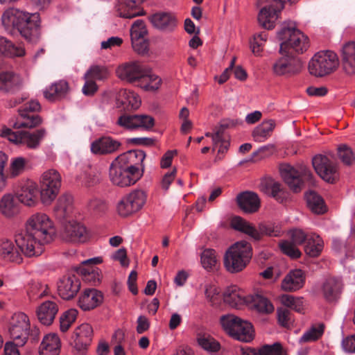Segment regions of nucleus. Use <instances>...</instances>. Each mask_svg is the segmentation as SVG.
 Wrapping results in <instances>:
<instances>
[{"mask_svg": "<svg viewBox=\"0 0 355 355\" xmlns=\"http://www.w3.org/2000/svg\"><path fill=\"white\" fill-rule=\"evenodd\" d=\"M296 245L297 244H295L293 241L290 242L286 240L282 241L279 243L282 252L293 259L299 258L302 254Z\"/></svg>", "mask_w": 355, "mask_h": 355, "instance_id": "nucleus-55", "label": "nucleus"}, {"mask_svg": "<svg viewBox=\"0 0 355 355\" xmlns=\"http://www.w3.org/2000/svg\"><path fill=\"white\" fill-rule=\"evenodd\" d=\"M275 126V123L273 120L263 121L254 129L252 132L254 140L257 142H263L270 136Z\"/></svg>", "mask_w": 355, "mask_h": 355, "instance_id": "nucleus-44", "label": "nucleus"}, {"mask_svg": "<svg viewBox=\"0 0 355 355\" xmlns=\"http://www.w3.org/2000/svg\"><path fill=\"white\" fill-rule=\"evenodd\" d=\"M161 85V78L153 73L150 69L146 67L137 86L145 91H156L160 87Z\"/></svg>", "mask_w": 355, "mask_h": 355, "instance_id": "nucleus-39", "label": "nucleus"}, {"mask_svg": "<svg viewBox=\"0 0 355 355\" xmlns=\"http://www.w3.org/2000/svg\"><path fill=\"white\" fill-rule=\"evenodd\" d=\"M267 38L268 34L265 31L254 36L253 40L251 42V49L254 54L259 55L261 53Z\"/></svg>", "mask_w": 355, "mask_h": 355, "instance_id": "nucleus-58", "label": "nucleus"}, {"mask_svg": "<svg viewBox=\"0 0 355 355\" xmlns=\"http://www.w3.org/2000/svg\"><path fill=\"white\" fill-rule=\"evenodd\" d=\"M21 83L19 76L12 72L0 73V92L9 93L14 90Z\"/></svg>", "mask_w": 355, "mask_h": 355, "instance_id": "nucleus-43", "label": "nucleus"}, {"mask_svg": "<svg viewBox=\"0 0 355 355\" xmlns=\"http://www.w3.org/2000/svg\"><path fill=\"white\" fill-rule=\"evenodd\" d=\"M342 290L341 282L335 277H328L324 280L320 286L323 297L328 302L338 300Z\"/></svg>", "mask_w": 355, "mask_h": 355, "instance_id": "nucleus-28", "label": "nucleus"}, {"mask_svg": "<svg viewBox=\"0 0 355 355\" xmlns=\"http://www.w3.org/2000/svg\"><path fill=\"white\" fill-rule=\"evenodd\" d=\"M325 326L323 323H316L313 324L303 335L300 337L299 342L300 343H311L318 340L324 334Z\"/></svg>", "mask_w": 355, "mask_h": 355, "instance_id": "nucleus-46", "label": "nucleus"}, {"mask_svg": "<svg viewBox=\"0 0 355 355\" xmlns=\"http://www.w3.org/2000/svg\"><path fill=\"white\" fill-rule=\"evenodd\" d=\"M58 312V306L53 300H46L42 303L36 310L39 321L44 325H50Z\"/></svg>", "mask_w": 355, "mask_h": 355, "instance_id": "nucleus-27", "label": "nucleus"}, {"mask_svg": "<svg viewBox=\"0 0 355 355\" xmlns=\"http://www.w3.org/2000/svg\"><path fill=\"white\" fill-rule=\"evenodd\" d=\"M115 10L117 16L126 19H131L143 15L141 8L130 0H125L116 3Z\"/></svg>", "mask_w": 355, "mask_h": 355, "instance_id": "nucleus-36", "label": "nucleus"}, {"mask_svg": "<svg viewBox=\"0 0 355 355\" xmlns=\"http://www.w3.org/2000/svg\"><path fill=\"white\" fill-rule=\"evenodd\" d=\"M220 289L215 285L208 284L205 286V295L211 305H216L220 302Z\"/></svg>", "mask_w": 355, "mask_h": 355, "instance_id": "nucleus-60", "label": "nucleus"}, {"mask_svg": "<svg viewBox=\"0 0 355 355\" xmlns=\"http://www.w3.org/2000/svg\"><path fill=\"white\" fill-rule=\"evenodd\" d=\"M23 253L15 241L8 239H0V259L7 262L20 263L23 261Z\"/></svg>", "mask_w": 355, "mask_h": 355, "instance_id": "nucleus-22", "label": "nucleus"}, {"mask_svg": "<svg viewBox=\"0 0 355 355\" xmlns=\"http://www.w3.org/2000/svg\"><path fill=\"white\" fill-rule=\"evenodd\" d=\"M313 166L318 175L328 183H335L340 178L338 166L327 155H317L312 160Z\"/></svg>", "mask_w": 355, "mask_h": 355, "instance_id": "nucleus-11", "label": "nucleus"}, {"mask_svg": "<svg viewBox=\"0 0 355 355\" xmlns=\"http://www.w3.org/2000/svg\"><path fill=\"white\" fill-rule=\"evenodd\" d=\"M260 189L266 194L275 198L277 201L282 202L284 200V191L281 184L278 182H262L260 184Z\"/></svg>", "mask_w": 355, "mask_h": 355, "instance_id": "nucleus-48", "label": "nucleus"}, {"mask_svg": "<svg viewBox=\"0 0 355 355\" xmlns=\"http://www.w3.org/2000/svg\"><path fill=\"white\" fill-rule=\"evenodd\" d=\"M147 193L142 189H134L125 195L117 203V213L123 217L141 210L146 202Z\"/></svg>", "mask_w": 355, "mask_h": 355, "instance_id": "nucleus-9", "label": "nucleus"}, {"mask_svg": "<svg viewBox=\"0 0 355 355\" xmlns=\"http://www.w3.org/2000/svg\"><path fill=\"white\" fill-rule=\"evenodd\" d=\"M73 197L69 194H64L60 196L54 207L55 216L60 220L65 219L69 216L73 209Z\"/></svg>", "mask_w": 355, "mask_h": 355, "instance_id": "nucleus-37", "label": "nucleus"}, {"mask_svg": "<svg viewBox=\"0 0 355 355\" xmlns=\"http://www.w3.org/2000/svg\"><path fill=\"white\" fill-rule=\"evenodd\" d=\"M77 314L78 311L73 309L63 313L60 318V328L61 331L66 332L68 331L71 324L75 322Z\"/></svg>", "mask_w": 355, "mask_h": 355, "instance_id": "nucleus-53", "label": "nucleus"}, {"mask_svg": "<svg viewBox=\"0 0 355 355\" xmlns=\"http://www.w3.org/2000/svg\"><path fill=\"white\" fill-rule=\"evenodd\" d=\"M305 198L308 207L316 214H322L327 211V207L323 198L315 191L306 193Z\"/></svg>", "mask_w": 355, "mask_h": 355, "instance_id": "nucleus-45", "label": "nucleus"}, {"mask_svg": "<svg viewBox=\"0 0 355 355\" xmlns=\"http://www.w3.org/2000/svg\"><path fill=\"white\" fill-rule=\"evenodd\" d=\"M237 123L234 122L233 120H225L223 121L220 127L222 130H218L214 133L207 132L205 133V136L207 137H211L213 141V150H215V148L217 147L219 141H221V137L223 135V129L228 128L230 127H233L236 125Z\"/></svg>", "mask_w": 355, "mask_h": 355, "instance_id": "nucleus-54", "label": "nucleus"}, {"mask_svg": "<svg viewBox=\"0 0 355 355\" xmlns=\"http://www.w3.org/2000/svg\"><path fill=\"white\" fill-rule=\"evenodd\" d=\"M26 164L27 160L22 157L13 158L11 160L10 165V175L12 177H16L23 173Z\"/></svg>", "mask_w": 355, "mask_h": 355, "instance_id": "nucleus-59", "label": "nucleus"}, {"mask_svg": "<svg viewBox=\"0 0 355 355\" xmlns=\"http://www.w3.org/2000/svg\"><path fill=\"white\" fill-rule=\"evenodd\" d=\"M239 207L246 213H254L260 207V199L254 192L245 191L236 197Z\"/></svg>", "mask_w": 355, "mask_h": 355, "instance_id": "nucleus-30", "label": "nucleus"}, {"mask_svg": "<svg viewBox=\"0 0 355 355\" xmlns=\"http://www.w3.org/2000/svg\"><path fill=\"white\" fill-rule=\"evenodd\" d=\"M231 227L236 230L248 234L255 241H259L262 237L260 225L258 229H257L251 223L239 216H235L232 219Z\"/></svg>", "mask_w": 355, "mask_h": 355, "instance_id": "nucleus-33", "label": "nucleus"}, {"mask_svg": "<svg viewBox=\"0 0 355 355\" xmlns=\"http://www.w3.org/2000/svg\"><path fill=\"white\" fill-rule=\"evenodd\" d=\"M103 300L101 292L94 288H88L79 297L78 306L83 311H89L99 306Z\"/></svg>", "mask_w": 355, "mask_h": 355, "instance_id": "nucleus-25", "label": "nucleus"}, {"mask_svg": "<svg viewBox=\"0 0 355 355\" xmlns=\"http://www.w3.org/2000/svg\"><path fill=\"white\" fill-rule=\"evenodd\" d=\"M154 119L146 114H137V129L149 130L154 126Z\"/></svg>", "mask_w": 355, "mask_h": 355, "instance_id": "nucleus-64", "label": "nucleus"}, {"mask_svg": "<svg viewBox=\"0 0 355 355\" xmlns=\"http://www.w3.org/2000/svg\"><path fill=\"white\" fill-rule=\"evenodd\" d=\"M68 90V83L65 80H60L46 87L43 91V94L47 100L55 101L64 97Z\"/></svg>", "mask_w": 355, "mask_h": 355, "instance_id": "nucleus-35", "label": "nucleus"}, {"mask_svg": "<svg viewBox=\"0 0 355 355\" xmlns=\"http://www.w3.org/2000/svg\"><path fill=\"white\" fill-rule=\"evenodd\" d=\"M121 144L111 137H102L91 144V151L95 155H108L117 151Z\"/></svg>", "mask_w": 355, "mask_h": 355, "instance_id": "nucleus-23", "label": "nucleus"}, {"mask_svg": "<svg viewBox=\"0 0 355 355\" xmlns=\"http://www.w3.org/2000/svg\"><path fill=\"white\" fill-rule=\"evenodd\" d=\"M259 4L261 7L258 15L259 24L266 29L273 28L283 4L279 0H259Z\"/></svg>", "mask_w": 355, "mask_h": 355, "instance_id": "nucleus-10", "label": "nucleus"}, {"mask_svg": "<svg viewBox=\"0 0 355 355\" xmlns=\"http://www.w3.org/2000/svg\"><path fill=\"white\" fill-rule=\"evenodd\" d=\"M200 261L205 270H209L215 268L217 264L216 251L213 249H205L201 254Z\"/></svg>", "mask_w": 355, "mask_h": 355, "instance_id": "nucleus-51", "label": "nucleus"}, {"mask_svg": "<svg viewBox=\"0 0 355 355\" xmlns=\"http://www.w3.org/2000/svg\"><path fill=\"white\" fill-rule=\"evenodd\" d=\"M280 173L290 189L296 193L300 191L302 188L304 184L302 178L310 175V171L306 166H293L289 164L281 165Z\"/></svg>", "mask_w": 355, "mask_h": 355, "instance_id": "nucleus-14", "label": "nucleus"}, {"mask_svg": "<svg viewBox=\"0 0 355 355\" xmlns=\"http://www.w3.org/2000/svg\"><path fill=\"white\" fill-rule=\"evenodd\" d=\"M252 257V248L248 242L241 241L228 248L224 255L223 263L230 273L242 271L249 263Z\"/></svg>", "mask_w": 355, "mask_h": 355, "instance_id": "nucleus-4", "label": "nucleus"}, {"mask_svg": "<svg viewBox=\"0 0 355 355\" xmlns=\"http://www.w3.org/2000/svg\"><path fill=\"white\" fill-rule=\"evenodd\" d=\"M223 300L225 303L233 308L239 309L243 304H248V295L236 286L228 287L224 294Z\"/></svg>", "mask_w": 355, "mask_h": 355, "instance_id": "nucleus-31", "label": "nucleus"}, {"mask_svg": "<svg viewBox=\"0 0 355 355\" xmlns=\"http://www.w3.org/2000/svg\"><path fill=\"white\" fill-rule=\"evenodd\" d=\"M41 106L37 101L32 100L26 103L23 108L19 109V118L13 124L15 128H33L42 123V119L37 114L31 112L40 110Z\"/></svg>", "mask_w": 355, "mask_h": 355, "instance_id": "nucleus-15", "label": "nucleus"}, {"mask_svg": "<svg viewBox=\"0 0 355 355\" xmlns=\"http://www.w3.org/2000/svg\"><path fill=\"white\" fill-rule=\"evenodd\" d=\"M37 185L35 182L28 180L23 183L17 193L19 202L28 207L35 206L37 202Z\"/></svg>", "mask_w": 355, "mask_h": 355, "instance_id": "nucleus-24", "label": "nucleus"}, {"mask_svg": "<svg viewBox=\"0 0 355 355\" xmlns=\"http://www.w3.org/2000/svg\"><path fill=\"white\" fill-rule=\"evenodd\" d=\"M80 288V282L75 274L64 275L58 282V291L64 300L73 298Z\"/></svg>", "mask_w": 355, "mask_h": 355, "instance_id": "nucleus-21", "label": "nucleus"}, {"mask_svg": "<svg viewBox=\"0 0 355 355\" xmlns=\"http://www.w3.org/2000/svg\"><path fill=\"white\" fill-rule=\"evenodd\" d=\"M277 36L282 41L279 49L281 54H302L309 47V37L297 29L294 23H284Z\"/></svg>", "mask_w": 355, "mask_h": 355, "instance_id": "nucleus-3", "label": "nucleus"}, {"mask_svg": "<svg viewBox=\"0 0 355 355\" xmlns=\"http://www.w3.org/2000/svg\"><path fill=\"white\" fill-rule=\"evenodd\" d=\"M62 178L55 169L44 171L40 178V193L44 205L51 204L57 197L61 187Z\"/></svg>", "mask_w": 355, "mask_h": 355, "instance_id": "nucleus-7", "label": "nucleus"}, {"mask_svg": "<svg viewBox=\"0 0 355 355\" xmlns=\"http://www.w3.org/2000/svg\"><path fill=\"white\" fill-rule=\"evenodd\" d=\"M282 303L297 312L301 313L304 311L303 299L302 297H295L289 295H283L281 297Z\"/></svg>", "mask_w": 355, "mask_h": 355, "instance_id": "nucleus-52", "label": "nucleus"}, {"mask_svg": "<svg viewBox=\"0 0 355 355\" xmlns=\"http://www.w3.org/2000/svg\"><path fill=\"white\" fill-rule=\"evenodd\" d=\"M109 72L107 69L104 66L92 65L87 71L84 76V78H90L93 80H103L107 78Z\"/></svg>", "mask_w": 355, "mask_h": 355, "instance_id": "nucleus-50", "label": "nucleus"}, {"mask_svg": "<svg viewBox=\"0 0 355 355\" xmlns=\"http://www.w3.org/2000/svg\"><path fill=\"white\" fill-rule=\"evenodd\" d=\"M247 305L261 313H270L275 309L272 302L261 293L248 295V303Z\"/></svg>", "mask_w": 355, "mask_h": 355, "instance_id": "nucleus-34", "label": "nucleus"}, {"mask_svg": "<svg viewBox=\"0 0 355 355\" xmlns=\"http://www.w3.org/2000/svg\"><path fill=\"white\" fill-rule=\"evenodd\" d=\"M27 294L31 300H37L48 295V286L39 282H32L28 288Z\"/></svg>", "mask_w": 355, "mask_h": 355, "instance_id": "nucleus-49", "label": "nucleus"}, {"mask_svg": "<svg viewBox=\"0 0 355 355\" xmlns=\"http://www.w3.org/2000/svg\"><path fill=\"white\" fill-rule=\"evenodd\" d=\"M55 235V226L50 216L44 212H35L26 219L24 229L15 233V243L26 257H38Z\"/></svg>", "mask_w": 355, "mask_h": 355, "instance_id": "nucleus-1", "label": "nucleus"}, {"mask_svg": "<svg viewBox=\"0 0 355 355\" xmlns=\"http://www.w3.org/2000/svg\"><path fill=\"white\" fill-rule=\"evenodd\" d=\"M143 176V173H137L110 165V179L116 186L124 187L135 184Z\"/></svg>", "mask_w": 355, "mask_h": 355, "instance_id": "nucleus-18", "label": "nucleus"}, {"mask_svg": "<svg viewBox=\"0 0 355 355\" xmlns=\"http://www.w3.org/2000/svg\"><path fill=\"white\" fill-rule=\"evenodd\" d=\"M79 271L85 282L94 286L100 283L101 271L98 268L94 266H83Z\"/></svg>", "mask_w": 355, "mask_h": 355, "instance_id": "nucleus-47", "label": "nucleus"}, {"mask_svg": "<svg viewBox=\"0 0 355 355\" xmlns=\"http://www.w3.org/2000/svg\"><path fill=\"white\" fill-rule=\"evenodd\" d=\"M2 21L7 27L17 28L27 40L35 42L40 37V18L38 13H28L12 8L6 11L2 16Z\"/></svg>", "mask_w": 355, "mask_h": 355, "instance_id": "nucleus-2", "label": "nucleus"}, {"mask_svg": "<svg viewBox=\"0 0 355 355\" xmlns=\"http://www.w3.org/2000/svg\"><path fill=\"white\" fill-rule=\"evenodd\" d=\"M339 64L337 55L331 51L316 53L308 65L309 73L315 77H324L336 70Z\"/></svg>", "mask_w": 355, "mask_h": 355, "instance_id": "nucleus-6", "label": "nucleus"}, {"mask_svg": "<svg viewBox=\"0 0 355 355\" xmlns=\"http://www.w3.org/2000/svg\"><path fill=\"white\" fill-rule=\"evenodd\" d=\"M62 237L69 243H83L89 240V234L83 225L71 221L65 225Z\"/></svg>", "mask_w": 355, "mask_h": 355, "instance_id": "nucleus-20", "label": "nucleus"}, {"mask_svg": "<svg viewBox=\"0 0 355 355\" xmlns=\"http://www.w3.org/2000/svg\"><path fill=\"white\" fill-rule=\"evenodd\" d=\"M0 212L8 218H12L19 214V207L12 194L6 193L1 197L0 200Z\"/></svg>", "mask_w": 355, "mask_h": 355, "instance_id": "nucleus-40", "label": "nucleus"}, {"mask_svg": "<svg viewBox=\"0 0 355 355\" xmlns=\"http://www.w3.org/2000/svg\"><path fill=\"white\" fill-rule=\"evenodd\" d=\"M272 64L273 74L277 76L290 78L300 73L303 68L302 60L291 54H282Z\"/></svg>", "mask_w": 355, "mask_h": 355, "instance_id": "nucleus-13", "label": "nucleus"}, {"mask_svg": "<svg viewBox=\"0 0 355 355\" xmlns=\"http://www.w3.org/2000/svg\"><path fill=\"white\" fill-rule=\"evenodd\" d=\"M199 345L209 352H216L220 350V343L211 336H202L198 339Z\"/></svg>", "mask_w": 355, "mask_h": 355, "instance_id": "nucleus-56", "label": "nucleus"}, {"mask_svg": "<svg viewBox=\"0 0 355 355\" xmlns=\"http://www.w3.org/2000/svg\"><path fill=\"white\" fill-rule=\"evenodd\" d=\"M148 33L145 23L141 19L136 20L130 28V37L139 38L144 37Z\"/></svg>", "mask_w": 355, "mask_h": 355, "instance_id": "nucleus-61", "label": "nucleus"}, {"mask_svg": "<svg viewBox=\"0 0 355 355\" xmlns=\"http://www.w3.org/2000/svg\"><path fill=\"white\" fill-rule=\"evenodd\" d=\"M30 321L24 313H15L11 318L9 324V334L11 338L19 346H24L28 338Z\"/></svg>", "mask_w": 355, "mask_h": 355, "instance_id": "nucleus-12", "label": "nucleus"}, {"mask_svg": "<svg viewBox=\"0 0 355 355\" xmlns=\"http://www.w3.org/2000/svg\"><path fill=\"white\" fill-rule=\"evenodd\" d=\"M338 156L341 162L347 165H352L355 161L352 150L346 145H341L338 148Z\"/></svg>", "mask_w": 355, "mask_h": 355, "instance_id": "nucleus-57", "label": "nucleus"}, {"mask_svg": "<svg viewBox=\"0 0 355 355\" xmlns=\"http://www.w3.org/2000/svg\"><path fill=\"white\" fill-rule=\"evenodd\" d=\"M117 123L124 128L135 130L137 129V114H123L118 119Z\"/></svg>", "mask_w": 355, "mask_h": 355, "instance_id": "nucleus-62", "label": "nucleus"}, {"mask_svg": "<svg viewBox=\"0 0 355 355\" xmlns=\"http://www.w3.org/2000/svg\"><path fill=\"white\" fill-rule=\"evenodd\" d=\"M145 67L137 61L128 62L119 66L116 73L119 78L130 83L138 84Z\"/></svg>", "mask_w": 355, "mask_h": 355, "instance_id": "nucleus-19", "label": "nucleus"}, {"mask_svg": "<svg viewBox=\"0 0 355 355\" xmlns=\"http://www.w3.org/2000/svg\"><path fill=\"white\" fill-rule=\"evenodd\" d=\"M305 276L302 270H291L282 282V288L285 291L293 292L302 288L304 284Z\"/></svg>", "mask_w": 355, "mask_h": 355, "instance_id": "nucleus-29", "label": "nucleus"}, {"mask_svg": "<svg viewBox=\"0 0 355 355\" xmlns=\"http://www.w3.org/2000/svg\"><path fill=\"white\" fill-rule=\"evenodd\" d=\"M1 135L7 137L12 143L35 150L40 147L42 141L46 135V130L44 128H40L35 131L13 132L6 128L2 130Z\"/></svg>", "mask_w": 355, "mask_h": 355, "instance_id": "nucleus-8", "label": "nucleus"}, {"mask_svg": "<svg viewBox=\"0 0 355 355\" xmlns=\"http://www.w3.org/2000/svg\"><path fill=\"white\" fill-rule=\"evenodd\" d=\"M220 323L223 329L234 339L248 343L254 338V330L251 323L234 314L222 315Z\"/></svg>", "mask_w": 355, "mask_h": 355, "instance_id": "nucleus-5", "label": "nucleus"}, {"mask_svg": "<svg viewBox=\"0 0 355 355\" xmlns=\"http://www.w3.org/2000/svg\"><path fill=\"white\" fill-rule=\"evenodd\" d=\"M343 66L348 74L355 73V42H349L343 48Z\"/></svg>", "mask_w": 355, "mask_h": 355, "instance_id": "nucleus-41", "label": "nucleus"}, {"mask_svg": "<svg viewBox=\"0 0 355 355\" xmlns=\"http://www.w3.org/2000/svg\"><path fill=\"white\" fill-rule=\"evenodd\" d=\"M323 248L324 242L319 235L314 233L309 234L304 246V251L307 255L311 257H317L322 252Z\"/></svg>", "mask_w": 355, "mask_h": 355, "instance_id": "nucleus-42", "label": "nucleus"}, {"mask_svg": "<svg viewBox=\"0 0 355 355\" xmlns=\"http://www.w3.org/2000/svg\"><path fill=\"white\" fill-rule=\"evenodd\" d=\"M149 20L154 27L163 31L172 30L176 26L175 17L168 13H155L149 17Z\"/></svg>", "mask_w": 355, "mask_h": 355, "instance_id": "nucleus-38", "label": "nucleus"}, {"mask_svg": "<svg viewBox=\"0 0 355 355\" xmlns=\"http://www.w3.org/2000/svg\"><path fill=\"white\" fill-rule=\"evenodd\" d=\"M60 340L55 334L46 335L39 347L40 355H59L60 352Z\"/></svg>", "mask_w": 355, "mask_h": 355, "instance_id": "nucleus-32", "label": "nucleus"}, {"mask_svg": "<svg viewBox=\"0 0 355 355\" xmlns=\"http://www.w3.org/2000/svg\"><path fill=\"white\" fill-rule=\"evenodd\" d=\"M141 103L140 97L133 91L121 89L117 94V106L122 107L124 110H137L140 107Z\"/></svg>", "mask_w": 355, "mask_h": 355, "instance_id": "nucleus-26", "label": "nucleus"}, {"mask_svg": "<svg viewBox=\"0 0 355 355\" xmlns=\"http://www.w3.org/2000/svg\"><path fill=\"white\" fill-rule=\"evenodd\" d=\"M145 157L146 154L143 150H129L119 155L111 164L137 173H144Z\"/></svg>", "mask_w": 355, "mask_h": 355, "instance_id": "nucleus-16", "label": "nucleus"}, {"mask_svg": "<svg viewBox=\"0 0 355 355\" xmlns=\"http://www.w3.org/2000/svg\"><path fill=\"white\" fill-rule=\"evenodd\" d=\"M260 231L261 235H266L272 237H278L282 235V230L278 225L260 224Z\"/></svg>", "mask_w": 355, "mask_h": 355, "instance_id": "nucleus-63", "label": "nucleus"}, {"mask_svg": "<svg viewBox=\"0 0 355 355\" xmlns=\"http://www.w3.org/2000/svg\"><path fill=\"white\" fill-rule=\"evenodd\" d=\"M93 338V329L89 324L83 323L78 327L72 336L71 345L75 355H85Z\"/></svg>", "mask_w": 355, "mask_h": 355, "instance_id": "nucleus-17", "label": "nucleus"}]
</instances>
